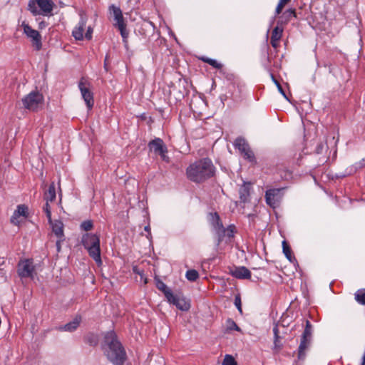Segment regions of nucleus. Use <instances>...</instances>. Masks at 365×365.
Returning <instances> with one entry per match:
<instances>
[{
	"label": "nucleus",
	"mask_w": 365,
	"mask_h": 365,
	"mask_svg": "<svg viewBox=\"0 0 365 365\" xmlns=\"http://www.w3.org/2000/svg\"><path fill=\"white\" fill-rule=\"evenodd\" d=\"M105 355L113 365H123L127 359L126 352L115 333L108 331L104 336L103 346Z\"/></svg>",
	"instance_id": "obj_1"
},
{
	"label": "nucleus",
	"mask_w": 365,
	"mask_h": 365,
	"mask_svg": "<svg viewBox=\"0 0 365 365\" xmlns=\"http://www.w3.org/2000/svg\"><path fill=\"white\" fill-rule=\"evenodd\" d=\"M215 172L212 160L205 158L190 164L186 169V175L190 181L201 183L213 177Z\"/></svg>",
	"instance_id": "obj_2"
},
{
	"label": "nucleus",
	"mask_w": 365,
	"mask_h": 365,
	"mask_svg": "<svg viewBox=\"0 0 365 365\" xmlns=\"http://www.w3.org/2000/svg\"><path fill=\"white\" fill-rule=\"evenodd\" d=\"M161 292L163 293L167 302L175 306L181 311H188L190 308V302L180 292H174L170 287L161 282Z\"/></svg>",
	"instance_id": "obj_3"
},
{
	"label": "nucleus",
	"mask_w": 365,
	"mask_h": 365,
	"mask_svg": "<svg viewBox=\"0 0 365 365\" xmlns=\"http://www.w3.org/2000/svg\"><path fill=\"white\" fill-rule=\"evenodd\" d=\"M82 243L88 250L89 255L98 263L101 264L100 238L97 235L85 234L82 237Z\"/></svg>",
	"instance_id": "obj_4"
},
{
	"label": "nucleus",
	"mask_w": 365,
	"mask_h": 365,
	"mask_svg": "<svg viewBox=\"0 0 365 365\" xmlns=\"http://www.w3.org/2000/svg\"><path fill=\"white\" fill-rule=\"evenodd\" d=\"M28 6L34 15H47L51 13L53 3L51 0H30Z\"/></svg>",
	"instance_id": "obj_5"
},
{
	"label": "nucleus",
	"mask_w": 365,
	"mask_h": 365,
	"mask_svg": "<svg viewBox=\"0 0 365 365\" xmlns=\"http://www.w3.org/2000/svg\"><path fill=\"white\" fill-rule=\"evenodd\" d=\"M25 108L32 111L36 110L43 103V97L38 91H32L22 99Z\"/></svg>",
	"instance_id": "obj_6"
},
{
	"label": "nucleus",
	"mask_w": 365,
	"mask_h": 365,
	"mask_svg": "<svg viewBox=\"0 0 365 365\" xmlns=\"http://www.w3.org/2000/svg\"><path fill=\"white\" fill-rule=\"evenodd\" d=\"M312 334V325L309 320L306 321V326L302 335L300 344L298 349V358L303 359L305 356V351L308 349Z\"/></svg>",
	"instance_id": "obj_7"
},
{
	"label": "nucleus",
	"mask_w": 365,
	"mask_h": 365,
	"mask_svg": "<svg viewBox=\"0 0 365 365\" xmlns=\"http://www.w3.org/2000/svg\"><path fill=\"white\" fill-rule=\"evenodd\" d=\"M235 148L238 149L243 158L248 161L253 163L255 161L254 153L250 149L247 141L242 138H238L234 143Z\"/></svg>",
	"instance_id": "obj_8"
},
{
	"label": "nucleus",
	"mask_w": 365,
	"mask_h": 365,
	"mask_svg": "<svg viewBox=\"0 0 365 365\" xmlns=\"http://www.w3.org/2000/svg\"><path fill=\"white\" fill-rule=\"evenodd\" d=\"M110 9H112L114 16V26L118 29L120 32V34L123 38V41L125 42L126 38H128V33L126 31V25L124 22L123 16L122 14L121 10L113 5L110 6Z\"/></svg>",
	"instance_id": "obj_9"
},
{
	"label": "nucleus",
	"mask_w": 365,
	"mask_h": 365,
	"mask_svg": "<svg viewBox=\"0 0 365 365\" xmlns=\"http://www.w3.org/2000/svg\"><path fill=\"white\" fill-rule=\"evenodd\" d=\"M209 222L217 235L218 244H220L225 237V227L217 212L210 214Z\"/></svg>",
	"instance_id": "obj_10"
},
{
	"label": "nucleus",
	"mask_w": 365,
	"mask_h": 365,
	"mask_svg": "<svg viewBox=\"0 0 365 365\" xmlns=\"http://www.w3.org/2000/svg\"><path fill=\"white\" fill-rule=\"evenodd\" d=\"M34 267L30 259L20 261L18 264V274L21 277L33 278Z\"/></svg>",
	"instance_id": "obj_11"
},
{
	"label": "nucleus",
	"mask_w": 365,
	"mask_h": 365,
	"mask_svg": "<svg viewBox=\"0 0 365 365\" xmlns=\"http://www.w3.org/2000/svg\"><path fill=\"white\" fill-rule=\"evenodd\" d=\"M86 80L82 78L78 83V87L81 91L82 97L85 101L87 107L91 109L93 106L94 101L93 93L86 86Z\"/></svg>",
	"instance_id": "obj_12"
},
{
	"label": "nucleus",
	"mask_w": 365,
	"mask_h": 365,
	"mask_svg": "<svg viewBox=\"0 0 365 365\" xmlns=\"http://www.w3.org/2000/svg\"><path fill=\"white\" fill-rule=\"evenodd\" d=\"M22 26L24 27V34L31 39L33 46L37 49H40L41 46V38L38 31L33 29L28 24L23 23Z\"/></svg>",
	"instance_id": "obj_13"
},
{
	"label": "nucleus",
	"mask_w": 365,
	"mask_h": 365,
	"mask_svg": "<svg viewBox=\"0 0 365 365\" xmlns=\"http://www.w3.org/2000/svg\"><path fill=\"white\" fill-rule=\"evenodd\" d=\"M279 193V189H270L267 190L265 194L266 202L273 208L277 207L280 199Z\"/></svg>",
	"instance_id": "obj_14"
},
{
	"label": "nucleus",
	"mask_w": 365,
	"mask_h": 365,
	"mask_svg": "<svg viewBox=\"0 0 365 365\" xmlns=\"http://www.w3.org/2000/svg\"><path fill=\"white\" fill-rule=\"evenodd\" d=\"M28 216V207L25 205H20L17 207V210L14 212L11 222L15 225H19L21 222V217L26 218Z\"/></svg>",
	"instance_id": "obj_15"
},
{
	"label": "nucleus",
	"mask_w": 365,
	"mask_h": 365,
	"mask_svg": "<svg viewBox=\"0 0 365 365\" xmlns=\"http://www.w3.org/2000/svg\"><path fill=\"white\" fill-rule=\"evenodd\" d=\"M230 274L235 278L237 279H250L251 272L250 271L245 267H235L234 269L230 270Z\"/></svg>",
	"instance_id": "obj_16"
},
{
	"label": "nucleus",
	"mask_w": 365,
	"mask_h": 365,
	"mask_svg": "<svg viewBox=\"0 0 365 365\" xmlns=\"http://www.w3.org/2000/svg\"><path fill=\"white\" fill-rule=\"evenodd\" d=\"M283 28L277 26L274 28L272 32L270 43L274 48H277L279 46V41L282 36Z\"/></svg>",
	"instance_id": "obj_17"
},
{
	"label": "nucleus",
	"mask_w": 365,
	"mask_h": 365,
	"mask_svg": "<svg viewBox=\"0 0 365 365\" xmlns=\"http://www.w3.org/2000/svg\"><path fill=\"white\" fill-rule=\"evenodd\" d=\"M51 226L52 232L57 237L58 239L64 238L63 233V224L60 220H52L48 222Z\"/></svg>",
	"instance_id": "obj_18"
},
{
	"label": "nucleus",
	"mask_w": 365,
	"mask_h": 365,
	"mask_svg": "<svg viewBox=\"0 0 365 365\" xmlns=\"http://www.w3.org/2000/svg\"><path fill=\"white\" fill-rule=\"evenodd\" d=\"M86 25V19L81 17L78 26L76 27L73 31V36L76 40H82L83 38V31Z\"/></svg>",
	"instance_id": "obj_19"
},
{
	"label": "nucleus",
	"mask_w": 365,
	"mask_h": 365,
	"mask_svg": "<svg viewBox=\"0 0 365 365\" xmlns=\"http://www.w3.org/2000/svg\"><path fill=\"white\" fill-rule=\"evenodd\" d=\"M81 321V318L80 317H75L73 321L67 323L64 326L60 327L58 329L60 331H75L77 327L79 326Z\"/></svg>",
	"instance_id": "obj_20"
},
{
	"label": "nucleus",
	"mask_w": 365,
	"mask_h": 365,
	"mask_svg": "<svg viewBox=\"0 0 365 365\" xmlns=\"http://www.w3.org/2000/svg\"><path fill=\"white\" fill-rule=\"evenodd\" d=\"M133 272L135 274V279L138 283H143L144 284H147L148 279L144 276L143 271L138 266L133 267Z\"/></svg>",
	"instance_id": "obj_21"
},
{
	"label": "nucleus",
	"mask_w": 365,
	"mask_h": 365,
	"mask_svg": "<svg viewBox=\"0 0 365 365\" xmlns=\"http://www.w3.org/2000/svg\"><path fill=\"white\" fill-rule=\"evenodd\" d=\"M56 199V190L54 183L52 182L47 191L44 193V200L48 202L49 201L52 202Z\"/></svg>",
	"instance_id": "obj_22"
},
{
	"label": "nucleus",
	"mask_w": 365,
	"mask_h": 365,
	"mask_svg": "<svg viewBox=\"0 0 365 365\" xmlns=\"http://www.w3.org/2000/svg\"><path fill=\"white\" fill-rule=\"evenodd\" d=\"M282 250L283 253L289 262H293L294 261H296L295 257L292 254L290 247L285 240L282 242Z\"/></svg>",
	"instance_id": "obj_23"
},
{
	"label": "nucleus",
	"mask_w": 365,
	"mask_h": 365,
	"mask_svg": "<svg viewBox=\"0 0 365 365\" xmlns=\"http://www.w3.org/2000/svg\"><path fill=\"white\" fill-rule=\"evenodd\" d=\"M148 146L150 152H154L156 155L160 153V140L158 138L150 141Z\"/></svg>",
	"instance_id": "obj_24"
},
{
	"label": "nucleus",
	"mask_w": 365,
	"mask_h": 365,
	"mask_svg": "<svg viewBox=\"0 0 365 365\" xmlns=\"http://www.w3.org/2000/svg\"><path fill=\"white\" fill-rule=\"evenodd\" d=\"M203 62L208 63L212 66L215 68L220 69L222 67V65L217 62L216 60L210 58L208 57L203 56L200 58Z\"/></svg>",
	"instance_id": "obj_25"
},
{
	"label": "nucleus",
	"mask_w": 365,
	"mask_h": 365,
	"mask_svg": "<svg viewBox=\"0 0 365 365\" xmlns=\"http://www.w3.org/2000/svg\"><path fill=\"white\" fill-rule=\"evenodd\" d=\"M185 277L190 282L196 281L199 277V274L195 269H189L186 272Z\"/></svg>",
	"instance_id": "obj_26"
},
{
	"label": "nucleus",
	"mask_w": 365,
	"mask_h": 365,
	"mask_svg": "<svg viewBox=\"0 0 365 365\" xmlns=\"http://www.w3.org/2000/svg\"><path fill=\"white\" fill-rule=\"evenodd\" d=\"M355 299L358 303L365 305V289H359L355 293Z\"/></svg>",
	"instance_id": "obj_27"
},
{
	"label": "nucleus",
	"mask_w": 365,
	"mask_h": 365,
	"mask_svg": "<svg viewBox=\"0 0 365 365\" xmlns=\"http://www.w3.org/2000/svg\"><path fill=\"white\" fill-rule=\"evenodd\" d=\"M240 199L242 202H246L248 200L250 193L247 187L243 186L240 190Z\"/></svg>",
	"instance_id": "obj_28"
},
{
	"label": "nucleus",
	"mask_w": 365,
	"mask_h": 365,
	"mask_svg": "<svg viewBox=\"0 0 365 365\" xmlns=\"http://www.w3.org/2000/svg\"><path fill=\"white\" fill-rule=\"evenodd\" d=\"M291 0H279L275 9L276 16L279 15L282 12L284 7Z\"/></svg>",
	"instance_id": "obj_29"
},
{
	"label": "nucleus",
	"mask_w": 365,
	"mask_h": 365,
	"mask_svg": "<svg viewBox=\"0 0 365 365\" xmlns=\"http://www.w3.org/2000/svg\"><path fill=\"white\" fill-rule=\"evenodd\" d=\"M227 330H236V331H240V328L231 319H228L227 320Z\"/></svg>",
	"instance_id": "obj_30"
},
{
	"label": "nucleus",
	"mask_w": 365,
	"mask_h": 365,
	"mask_svg": "<svg viewBox=\"0 0 365 365\" xmlns=\"http://www.w3.org/2000/svg\"><path fill=\"white\" fill-rule=\"evenodd\" d=\"M222 365H237V362L231 355L227 354L223 359Z\"/></svg>",
	"instance_id": "obj_31"
},
{
	"label": "nucleus",
	"mask_w": 365,
	"mask_h": 365,
	"mask_svg": "<svg viewBox=\"0 0 365 365\" xmlns=\"http://www.w3.org/2000/svg\"><path fill=\"white\" fill-rule=\"evenodd\" d=\"M235 231V227L233 225L228 226L225 228V236L229 238L232 237Z\"/></svg>",
	"instance_id": "obj_32"
},
{
	"label": "nucleus",
	"mask_w": 365,
	"mask_h": 365,
	"mask_svg": "<svg viewBox=\"0 0 365 365\" xmlns=\"http://www.w3.org/2000/svg\"><path fill=\"white\" fill-rule=\"evenodd\" d=\"M81 227L85 231H88L93 227V222L91 220H86L81 223Z\"/></svg>",
	"instance_id": "obj_33"
},
{
	"label": "nucleus",
	"mask_w": 365,
	"mask_h": 365,
	"mask_svg": "<svg viewBox=\"0 0 365 365\" xmlns=\"http://www.w3.org/2000/svg\"><path fill=\"white\" fill-rule=\"evenodd\" d=\"M43 210H44V212L46 214V217L48 218V222H51V209H50V206H49L48 202H47L46 201V205L43 207Z\"/></svg>",
	"instance_id": "obj_34"
},
{
	"label": "nucleus",
	"mask_w": 365,
	"mask_h": 365,
	"mask_svg": "<svg viewBox=\"0 0 365 365\" xmlns=\"http://www.w3.org/2000/svg\"><path fill=\"white\" fill-rule=\"evenodd\" d=\"M165 152H167L166 147L161 143V160L169 162L168 157L165 155Z\"/></svg>",
	"instance_id": "obj_35"
},
{
	"label": "nucleus",
	"mask_w": 365,
	"mask_h": 365,
	"mask_svg": "<svg viewBox=\"0 0 365 365\" xmlns=\"http://www.w3.org/2000/svg\"><path fill=\"white\" fill-rule=\"evenodd\" d=\"M235 305L237 308L238 311L240 313H242V303H241V298H240V295L235 296Z\"/></svg>",
	"instance_id": "obj_36"
},
{
	"label": "nucleus",
	"mask_w": 365,
	"mask_h": 365,
	"mask_svg": "<svg viewBox=\"0 0 365 365\" xmlns=\"http://www.w3.org/2000/svg\"><path fill=\"white\" fill-rule=\"evenodd\" d=\"M284 16H286L287 21L289 20V17H291L292 16L296 17L295 10L292 9H289L284 13Z\"/></svg>",
	"instance_id": "obj_37"
},
{
	"label": "nucleus",
	"mask_w": 365,
	"mask_h": 365,
	"mask_svg": "<svg viewBox=\"0 0 365 365\" xmlns=\"http://www.w3.org/2000/svg\"><path fill=\"white\" fill-rule=\"evenodd\" d=\"M271 76H272V78L273 81L274 82V83H275V84H276V86H277L279 91V92H280V93H282L284 97H286L285 93H284V90H283V88H282V86H281L280 83H279V82H278V81L274 78V76H273L272 74L271 75Z\"/></svg>",
	"instance_id": "obj_38"
},
{
	"label": "nucleus",
	"mask_w": 365,
	"mask_h": 365,
	"mask_svg": "<svg viewBox=\"0 0 365 365\" xmlns=\"http://www.w3.org/2000/svg\"><path fill=\"white\" fill-rule=\"evenodd\" d=\"M324 148H325V145H324V144H323V143H319V144H318V145H317V148H316V150H315V151H316V153H317V154H320V153H322L323 152V150H324Z\"/></svg>",
	"instance_id": "obj_39"
},
{
	"label": "nucleus",
	"mask_w": 365,
	"mask_h": 365,
	"mask_svg": "<svg viewBox=\"0 0 365 365\" xmlns=\"http://www.w3.org/2000/svg\"><path fill=\"white\" fill-rule=\"evenodd\" d=\"M365 166V160L362 159L359 162L356 163L355 164V168L356 169H361Z\"/></svg>",
	"instance_id": "obj_40"
},
{
	"label": "nucleus",
	"mask_w": 365,
	"mask_h": 365,
	"mask_svg": "<svg viewBox=\"0 0 365 365\" xmlns=\"http://www.w3.org/2000/svg\"><path fill=\"white\" fill-rule=\"evenodd\" d=\"M92 32H93V29L91 27L89 26L87 29L86 34H85V37L88 40L91 39Z\"/></svg>",
	"instance_id": "obj_41"
},
{
	"label": "nucleus",
	"mask_w": 365,
	"mask_h": 365,
	"mask_svg": "<svg viewBox=\"0 0 365 365\" xmlns=\"http://www.w3.org/2000/svg\"><path fill=\"white\" fill-rule=\"evenodd\" d=\"M64 240V238H61V239H58L57 242H56V250H57V252H60L61 250V242H63Z\"/></svg>",
	"instance_id": "obj_42"
},
{
	"label": "nucleus",
	"mask_w": 365,
	"mask_h": 365,
	"mask_svg": "<svg viewBox=\"0 0 365 365\" xmlns=\"http://www.w3.org/2000/svg\"><path fill=\"white\" fill-rule=\"evenodd\" d=\"M274 349L279 350L281 348V344L279 343V338L274 339Z\"/></svg>",
	"instance_id": "obj_43"
},
{
	"label": "nucleus",
	"mask_w": 365,
	"mask_h": 365,
	"mask_svg": "<svg viewBox=\"0 0 365 365\" xmlns=\"http://www.w3.org/2000/svg\"><path fill=\"white\" fill-rule=\"evenodd\" d=\"M273 332L274 334V339L279 338V336L278 335V328L277 327H274Z\"/></svg>",
	"instance_id": "obj_44"
},
{
	"label": "nucleus",
	"mask_w": 365,
	"mask_h": 365,
	"mask_svg": "<svg viewBox=\"0 0 365 365\" xmlns=\"http://www.w3.org/2000/svg\"><path fill=\"white\" fill-rule=\"evenodd\" d=\"M155 282L156 287L158 289H160V279L158 278L157 276H155Z\"/></svg>",
	"instance_id": "obj_45"
},
{
	"label": "nucleus",
	"mask_w": 365,
	"mask_h": 365,
	"mask_svg": "<svg viewBox=\"0 0 365 365\" xmlns=\"http://www.w3.org/2000/svg\"><path fill=\"white\" fill-rule=\"evenodd\" d=\"M108 58V56H106V59H105V62H104V67H105L106 70H108V68H107V66H108V63H107Z\"/></svg>",
	"instance_id": "obj_46"
},
{
	"label": "nucleus",
	"mask_w": 365,
	"mask_h": 365,
	"mask_svg": "<svg viewBox=\"0 0 365 365\" xmlns=\"http://www.w3.org/2000/svg\"><path fill=\"white\" fill-rule=\"evenodd\" d=\"M3 264H4V262H3L0 264V267H1ZM3 269H4L3 268L0 267V273H1V274H4V273H3Z\"/></svg>",
	"instance_id": "obj_47"
},
{
	"label": "nucleus",
	"mask_w": 365,
	"mask_h": 365,
	"mask_svg": "<svg viewBox=\"0 0 365 365\" xmlns=\"http://www.w3.org/2000/svg\"><path fill=\"white\" fill-rule=\"evenodd\" d=\"M141 118L143 120H145L146 119V116L145 115H141Z\"/></svg>",
	"instance_id": "obj_48"
},
{
	"label": "nucleus",
	"mask_w": 365,
	"mask_h": 365,
	"mask_svg": "<svg viewBox=\"0 0 365 365\" xmlns=\"http://www.w3.org/2000/svg\"><path fill=\"white\" fill-rule=\"evenodd\" d=\"M150 122H153V120H152V118H150V120H149V121L148 122V124H150Z\"/></svg>",
	"instance_id": "obj_49"
},
{
	"label": "nucleus",
	"mask_w": 365,
	"mask_h": 365,
	"mask_svg": "<svg viewBox=\"0 0 365 365\" xmlns=\"http://www.w3.org/2000/svg\"><path fill=\"white\" fill-rule=\"evenodd\" d=\"M145 230H148V227H145Z\"/></svg>",
	"instance_id": "obj_50"
}]
</instances>
